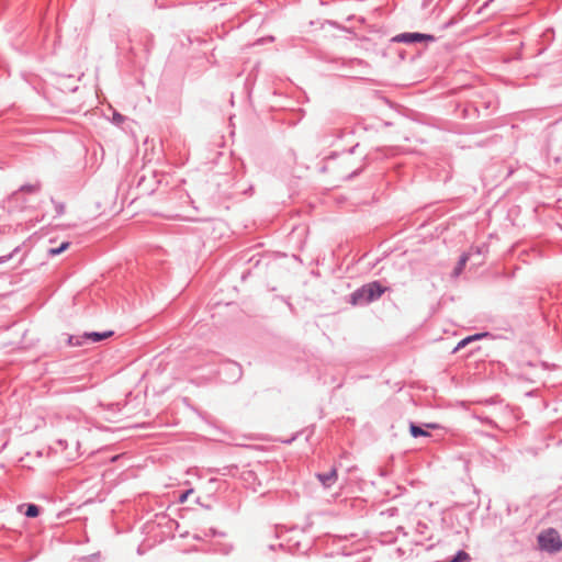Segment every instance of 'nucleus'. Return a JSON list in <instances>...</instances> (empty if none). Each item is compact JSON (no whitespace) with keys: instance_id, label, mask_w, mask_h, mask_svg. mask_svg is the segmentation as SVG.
Segmentation results:
<instances>
[{"instance_id":"f257e3e1","label":"nucleus","mask_w":562,"mask_h":562,"mask_svg":"<svg viewBox=\"0 0 562 562\" xmlns=\"http://www.w3.org/2000/svg\"><path fill=\"white\" fill-rule=\"evenodd\" d=\"M387 291L386 286H383L380 281H372L363 284L359 289L355 290L350 294L349 302L352 305H368L379 300Z\"/></svg>"},{"instance_id":"f03ea898","label":"nucleus","mask_w":562,"mask_h":562,"mask_svg":"<svg viewBox=\"0 0 562 562\" xmlns=\"http://www.w3.org/2000/svg\"><path fill=\"white\" fill-rule=\"evenodd\" d=\"M538 543L541 550L549 553H557L562 549V540L554 528H548L538 536Z\"/></svg>"},{"instance_id":"7ed1b4c3","label":"nucleus","mask_w":562,"mask_h":562,"mask_svg":"<svg viewBox=\"0 0 562 562\" xmlns=\"http://www.w3.org/2000/svg\"><path fill=\"white\" fill-rule=\"evenodd\" d=\"M393 42H396V43H405V44H413V43H417V42H434L435 41V36L434 35H430V34H424V33H417V32H414V33H401V34H397L396 36H394L392 38Z\"/></svg>"},{"instance_id":"20e7f679","label":"nucleus","mask_w":562,"mask_h":562,"mask_svg":"<svg viewBox=\"0 0 562 562\" xmlns=\"http://www.w3.org/2000/svg\"><path fill=\"white\" fill-rule=\"evenodd\" d=\"M316 477L319 480V482L322 483V485L324 487H330L335 484V482L337 481V469L335 467H333L328 472L326 473H317L316 474Z\"/></svg>"},{"instance_id":"39448f33","label":"nucleus","mask_w":562,"mask_h":562,"mask_svg":"<svg viewBox=\"0 0 562 562\" xmlns=\"http://www.w3.org/2000/svg\"><path fill=\"white\" fill-rule=\"evenodd\" d=\"M113 331L112 330H108V331H103V333H99V331H90V333H85L83 334V339L86 340V342H99L103 339H106L111 336H113Z\"/></svg>"},{"instance_id":"423d86ee","label":"nucleus","mask_w":562,"mask_h":562,"mask_svg":"<svg viewBox=\"0 0 562 562\" xmlns=\"http://www.w3.org/2000/svg\"><path fill=\"white\" fill-rule=\"evenodd\" d=\"M409 434L414 438L430 436V434L427 430L423 429L420 426H418L414 423L409 424Z\"/></svg>"},{"instance_id":"0eeeda50","label":"nucleus","mask_w":562,"mask_h":562,"mask_svg":"<svg viewBox=\"0 0 562 562\" xmlns=\"http://www.w3.org/2000/svg\"><path fill=\"white\" fill-rule=\"evenodd\" d=\"M445 562H471V557L464 550H459L452 559Z\"/></svg>"},{"instance_id":"6e6552de","label":"nucleus","mask_w":562,"mask_h":562,"mask_svg":"<svg viewBox=\"0 0 562 562\" xmlns=\"http://www.w3.org/2000/svg\"><path fill=\"white\" fill-rule=\"evenodd\" d=\"M24 514L29 518L37 517L38 514H40V507L37 505H35V504H27L26 505V510H25Z\"/></svg>"},{"instance_id":"1a4fd4ad","label":"nucleus","mask_w":562,"mask_h":562,"mask_svg":"<svg viewBox=\"0 0 562 562\" xmlns=\"http://www.w3.org/2000/svg\"><path fill=\"white\" fill-rule=\"evenodd\" d=\"M70 246L69 241H63L59 247L48 249L49 256H57L64 252Z\"/></svg>"},{"instance_id":"9d476101","label":"nucleus","mask_w":562,"mask_h":562,"mask_svg":"<svg viewBox=\"0 0 562 562\" xmlns=\"http://www.w3.org/2000/svg\"><path fill=\"white\" fill-rule=\"evenodd\" d=\"M68 345L69 346H81L83 344H86V340L83 339V334L82 335H79V336H75V335H70L68 337Z\"/></svg>"},{"instance_id":"9b49d317","label":"nucleus","mask_w":562,"mask_h":562,"mask_svg":"<svg viewBox=\"0 0 562 562\" xmlns=\"http://www.w3.org/2000/svg\"><path fill=\"white\" fill-rule=\"evenodd\" d=\"M40 188H41L40 183L24 184L20 188V191L27 192V193H34V192L40 191Z\"/></svg>"},{"instance_id":"f8f14e48","label":"nucleus","mask_w":562,"mask_h":562,"mask_svg":"<svg viewBox=\"0 0 562 562\" xmlns=\"http://www.w3.org/2000/svg\"><path fill=\"white\" fill-rule=\"evenodd\" d=\"M468 259H469V257H468V255H465V254H463V255L460 257V260H459L458 266H457V268H456L457 273H459V272L463 269V267L465 266V263H467Z\"/></svg>"},{"instance_id":"ddd939ff","label":"nucleus","mask_w":562,"mask_h":562,"mask_svg":"<svg viewBox=\"0 0 562 562\" xmlns=\"http://www.w3.org/2000/svg\"><path fill=\"white\" fill-rule=\"evenodd\" d=\"M469 342H471V338L469 337H465L463 339H461L458 345L456 346V348L453 349V351H458L460 350L461 348L465 347Z\"/></svg>"},{"instance_id":"4468645a","label":"nucleus","mask_w":562,"mask_h":562,"mask_svg":"<svg viewBox=\"0 0 562 562\" xmlns=\"http://www.w3.org/2000/svg\"><path fill=\"white\" fill-rule=\"evenodd\" d=\"M191 493H193V490H192V488L187 490L186 492L181 493V494L179 495V499H178V501H179V503H181V504H182V503H184V502L188 499V496H189Z\"/></svg>"},{"instance_id":"2eb2a0df","label":"nucleus","mask_w":562,"mask_h":562,"mask_svg":"<svg viewBox=\"0 0 562 562\" xmlns=\"http://www.w3.org/2000/svg\"><path fill=\"white\" fill-rule=\"evenodd\" d=\"M57 215H63L65 212V205L60 202H54Z\"/></svg>"},{"instance_id":"dca6fc26","label":"nucleus","mask_w":562,"mask_h":562,"mask_svg":"<svg viewBox=\"0 0 562 562\" xmlns=\"http://www.w3.org/2000/svg\"><path fill=\"white\" fill-rule=\"evenodd\" d=\"M18 250H19V248H15L11 254L1 256L0 263H4V262L9 261Z\"/></svg>"},{"instance_id":"f3484780","label":"nucleus","mask_w":562,"mask_h":562,"mask_svg":"<svg viewBox=\"0 0 562 562\" xmlns=\"http://www.w3.org/2000/svg\"><path fill=\"white\" fill-rule=\"evenodd\" d=\"M487 334L484 333V334H474L472 336H468L469 338H471V341H474V340H477L480 338H482L483 336H486Z\"/></svg>"},{"instance_id":"a211bd4d","label":"nucleus","mask_w":562,"mask_h":562,"mask_svg":"<svg viewBox=\"0 0 562 562\" xmlns=\"http://www.w3.org/2000/svg\"><path fill=\"white\" fill-rule=\"evenodd\" d=\"M425 427L429 428V429H437V428H439V425L436 423H428V424H425Z\"/></svg>"},{"instance_id":"6ab92c4d","label":"nucleus","mask_w":562,"mask_h":562,"mask_svg":"<svg viewBox=\"0 0 562 562\" xmlns=\"http://www.w3.org/2000/svg\"><path fill=\"white\" fill-rule=\"evenodd\" d=\"M114 120H115L116 122H123L124 117H123V115H121V114H119V113H115V114H114Z\"/></svg>"}]
</instances>
